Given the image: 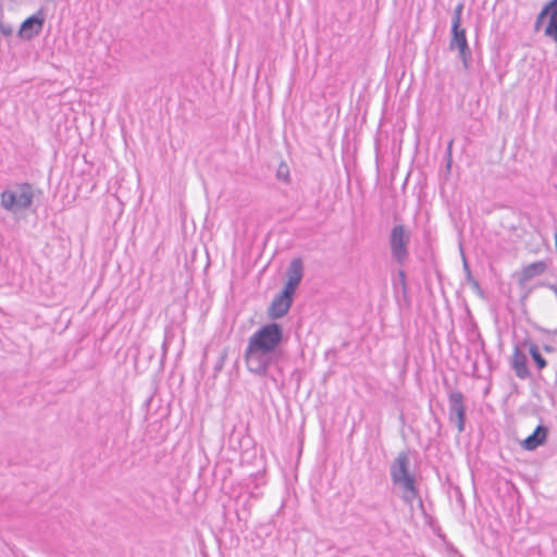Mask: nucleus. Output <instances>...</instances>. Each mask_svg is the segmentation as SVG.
I'll return each instance as SVG.
<instances>
[{
	"label": "nucleus",
	"instance_id": "nucleus-1",
	"mask_svg": "<svg viewBox=\"0 0 557 557\" xmlns=\"http://www.w3.org/2000/svg\"><path fill=\"white\" fill-rule=\"evenodd\" d=\"M283 341V326L274 321L255 331L248 338L244 352L248 371L259 376H267L270 368L275 367L282 373L278 363L285 356L281 347Z\"/></svg>",
	"mask_w": 557,
	"mask_h": 557
},
{
	"label": "nucleus",
	"instance_id": "nucleus-2",
	"mask_svg": "<svg viewBox=\"0 0 557 557\" xmlns=\"http://www.w3.org/2000/svg\"><path fill=\"white\" fill-rule=\"evenodd\" d=\"M410 457L408 451H400L393 460L389 467V475L394 485L403 490V500L412 505L414 500H419L422 505V499L417 487L416 475L410 472Z\"/></svg>",
	"mask_w": 557,
	"mask_h": 557
},
{
	"label": "nucleus",
	"instance_id": "nucleus-3",
	"mask_svg": "<svg viewBox=\"0 0 557 557\" xmlns=\"http://www.w3.org/2000/svg\"><path fill=\"white\" fill-rule=\"evenodd\" d=\"M33 187L28 183L18 184L14 188L4 189L1 193V207L10 212H16L29 208L33 203Z\"/></svg>",
	"mask_w": 557,
	"mask_h": 557
},
{
	"label": "nucleus",
	"instance_id": "nucleus-4",
	"mask_svg": "<svg viewBox=\"0 0 557 557\" xmlns=\"http://www.w3.org/2000/svg\"><path fill=\"white\" fill-rule=\"evenodd\" d=\"M389 249L393 259L404 265L409 257L410 233L403 224L394 225L389 234Z\"/></svg>",
	"mask_w": 557,
	"mask_h": 557
},
{
	"label": "nucleus",
	"instance_id": "nucleus-5",
	"mask_svg": "<svg viewBox=\"0 0 557 557\" xmlns=\"http://www.w3.org/2000/svg\"><path fill=\"white\" fill-rule=\"evenodd\" d=\"M448 48L450 51L458 52V59L461 61L463 70L469 71L472 65V50L465 28H450Z\"/></svg>",
	"mask_w": 557,
	"mask_h": 557
},
{
	"label": "nucleus",
	"instance_id": "nucleus-6",
	"mask_svg": "<svg viewBox=\"0 0 557 557\" xmlns=\"http://www.w3.org/2000/svg\"><path fill=\"white\" fill-rule=\"evenodd\" d=\"M466 409L463 394L459 391H450L448 393V419L457 426L459 433L465 431Z\"/></svg>",
	"mask_w": 557,
	"mask_h": 557
},
{
	"label": "nucleus",
	"instance_id": "nucleus-7",
	"mask_svg": "<svg viewBox=\"0 0 557 557\" xmlns=\"http://www.w3.org/2000/svg\"><path fill=\"white\" fill-rule=\"evenodd\" d=\"M45 24V13L42 10H38L35 14L24 20L17 32V36L22 40H32L38 36Z\"/></svg>",
	"mask_w": 557,
	"mask_h": 557
},
{
	"label": "nucleus",
	"instance_id": "nucleus-8",
	"mask_svg": "<svg viewBox=\"0 0 557 557\" xmlns=\"http://www.w3.org/2000/svg\"><path fill=\"white\" fill-rule=\"evenodd\" d=\"M522 349L521 343L519 345H515L513 354L510 359V367L519 379L525 380L531 376V373L527 364V356Z\"/></svg>",
	"mask_w": 557,
	"mask_h": 557
},
{
	"label": "nucleus",
	"instance_id": "nucleus-9",
	"mask_svg": "<svg viewBox=\"0 0 557 557\" xmlns=\"http://www.w3.org/2000/svg\"><path fill=\"white\" fill-rule=\"evenodd\" d=\"M293 305V301L283 298L281 295H276L273 300L271 301L269 309H268V315L272 320H277L283 318L288 310L290 309Z\"/></svg>",
	"mask_w": 557,
	"mask_h": 557
},
{
	"label": "nucleus",
	"instance_id": "nucleus-10",
	"mask_svg": "<svg viewBox=\"0 0 557 557\" xmlns=\"http://www.w3.org/2000/svg\"><path fill=\"white\" fill-rule=\"evenodd\" d=\"M547 433L548 429L542 424H539L534 432L522 442V447L525 450L536 449L539 446L545 443Z\"/></svg>",
	"mask_w": 557,
	"mask_h": 557
},
{
	"label": "nucleus",
	"instance_id": "nucleus-11",
	"mask_svg": "<svg viewBox=\"0 0 557 557\" xmlns=\"http://www.w3.org/2000/svg\"><path fill=\"white\" fill-rule=\"evenodd\" d=\"M521 347L523 349H528L529 354L531 355V358L535 362L539 370H543L544 368H546L547 361L541 355L537 345L533 341H531L530 338H524L521 342Z\"/></svg>",
	"mask_w": 557,
	"mask_h": 557
},
{
	"label": "nucleus",
	"instance_id": "nucleus-12",
	"mask_svg": "<svg viewBox=\"0 0 557 557\" xmlns=\"http://www.w3.org/2000/svg\"><path fill=\"white\" fill-rule=\"evenodd\" d=\"M546 263L544 261H535L524 267L520 273V281L528 282L535 276L543 274L546 271Z\"/></svg>",
	"mask_w": 557,
	"mask_h": 557
},
{
	"label": "nucleus",
	"instance_id": "nucleus-13",
	"mask_svg": "<svg viewBox=\"0 0 557 557\" xmlns=\"http://www.w3.org/2000/svg\"><path fill=\"white\" fill-rule=\"evenodd\" d=\"M287 280L293 281L297 284H300L304 277V262L301 258L292 259L287 270H286Z\"/></svg>",
	"mask_w": 557,
	"mask_h": 557
},
{
	"label": "nucleus",
	"instance_id": "nucleus-14",
	"mask_svg": "<svg viewBox=\"0 0 557 557\" xmlns=\"http://www.w3.org/2000/svg\"><path fill=\"white\" fill-rule=\"evenodd\" d=\"M547 16L548 24L544 33L547 37H550L554 39V41L557 42V4H553V7L549 9V12H547Z\"/></svg>",
	"mask_w": 557,
	"mask_h": 557
},
{
	"label": "nucleus",
	"instance_id": "nucleus-15",
	"mask_svg": "<svg viewBox=\"0 0 557 557\" xmlns=\"http://www.w3.org/2000/svg\"><path fill=\"white\" fill-rule=\"evenodd\" d=\"M463 270L466 273V280H467L468 284L471 286V288L476 293H482L480 283L478 282V280H475L473 277L471 270L469 268V264L466 260H463Z\"/></svg>",
	"mask_w": 557,
	"mask_h": 557
},
{
	"label": "nucleus",
	"instance_id": "nucleus-16",
	"mask_svg": "<svg viewBox=\"0 0 557 557\" xmlns=\"http://www.w3.org/2000/svg\"><path fill=\"white\" fill-rule=\"evenodd\" d=\"M298 285L299 284L287 280L283 287V290L278 295H281L283 298H287L293 301L294 294H295Z\"/></svg>",
	"mask_w": 557,
	"mask_h": 557
},
{
	"label": "nucleus",
	"instance_id": "nucleus-17",
	"mask_svg": "<svg viewBox=\"0 0 557 557\" xmlns=\"http://www.w3.org/2000/svg\"><path fill=\"white\" fill-rule=\"evenodd\" d=\"M463 11V3H458L454 11L451 16V28H463L461 26V15Z\"/></svg>",
	"mask_w": 557,
	"mask_h": 557
},
{
	"label": "nucleus",
	"instance_id": "nucleus-18",
	"mask_svg": "<svg viewBox=\"0 0 557 557\" xmlns=\"http://www.w3.org/2000/svg\"><path fill=\"white\" fill-rule=\"evenodd\" d=\"M553 4H557V0L549 1L540 12V14L536 17L534 28L537 30L540 29L541 24L544 22V20L547 17V12H549V9L553 7Z\"/></svg>",
	"mask_w": 557,
	"mask_h": 557
},
{
	"label": "nucleus",
	"instance_id": "nucleus-19",
	"mask_svg": "<svg viewBox=\"0 0 557 557\" xmlns=\"http://www.w3.org/2000/svg\"><path fill=\"white\" fill-rule=\"evenodd\" d=\"M276 177L280 180V181H283L285 183H288L289 182V170H288V166L286 164H281L278 170H277V173H276Z\"/></svg>",
	"mask_w": 557,
	"mask_h": 557
},
{
	"label": "nucleus",
	"instance_id": "nucleus-20",
	"mask_svg": "<svg viewBox=\"0 0 557 557\" xmlns=\"http://www.w3.org/2000/svg\"><path fill=\"white\" fill-rule=\"evenodd\" d=\"M226 358H227V351L223 350L222 354L220 355V357L218 358V360L214 364V368H213L215 374L219 373L223 369Z\"/></svg>",
	"mask_w": 557,
	"mask_h": 557
},
{
	"label": "nucleus",
	"instance_id": "nucleus-21",
	"mask_svg": "<svg viewBox=\"0 0 557 557\" xmlns=\"http://www.w3.org/2000/svg\"><path fill=\"white\" fill-rule=\"evenodd\" d=\"M0 32L4 36H11L13 33V28L10 24L0 22Z\"/></svg>",
	"mask_w": 557,
	"mask_h": 557
},
{
	"label": "nucleus",
	"instance_id": "nucleus-22",
	"mask_svg": "<svg viewBox=\"0 0 557 557\" xmlns=\"http://www.w3.org/2000/svg\"><path fill=\"white\" fill-rule=\"evenodd\" d=\"M398 280L404 290H406L407 283H406V272L404 270L398 271Z\"/></svg>",
	"mask_w": 557,
	"mask_h": 557
},
{
	"label": "nucleus",
	"instance_id": "nucleus-23",
	"mask_svg": "<svg viewBox=\"0 0 557 557\" xmlns=\"http://www.w3.org/2000/svg\"><path fill=\"white\" fill-rule=\"evenodd\" d=\"M544 349H545L546 351H552V347H550V346H544Z\"/></svg>",
	"mask_w": 557,
	"mask_h": 557
},
{
	"label": "nucleus",
	"instance_id": "nucleus-24",
	"mask_svg": "<svg viewBox=\"0 0 557 557\" xmlns=\"http://www.w3.org/2000/svg\"><path fill=\"white\" fill-rule=\"evenodd\" d=\"M414 557H424V556H414Z\"/></svg>",
	"mask_w": 557,
	"mask_h": 557
}]
</instances>
